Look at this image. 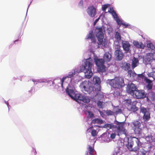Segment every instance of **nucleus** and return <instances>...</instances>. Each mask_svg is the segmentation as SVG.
Segmentation results:
<instances>
[{
  "mask_svg": "<svg viewBox=\"0 0 155 155\" xmlns=\"http://www.w3.org/2000/svg\"><path fill=\"white\" fill-rule=\"evenodd\" d=\"M92 60L91 58L87 59L84 65H82L80 69V71L83 72L85 74V78L90 79L92 77L93 73L91 71L92 66Z\"/></svg>",
  "mask_w": 155,
  "mask_h": 155,
  "instance_id": "f257e3e1",
  "label": "nucleus"
},
{
  "mask_svg": "<svg viewBox=\"0 0 155 155\" xmlns=\"http://www.w3.org/2000/svg\"><path fill=\"white\" fill-rule=\"evenodd\" d=\"M110 85L113 88L120 89L124 86V79L120 77H116L113 79L108 80Z\"/></svg>",
  "mask_w": 155,
  "mask_h": 155,
  "instance_id": "f03ea898",
  "label": "nucleus"
},
{
  "mask_svg": "<svg viewBox=\"0 0 155 155\" xmlns=\"http://www.w3.org/2000/svg\"><path fill=\"white\" fill-rule=\"evenodd\" d=\"M104 28L103 26L101 27H96L95 30V33L98 40V44L99 45H105V42L104 39Z\"/></svg>",
  "mask_w": 155,
  "mask_h": 155,
  "instance_id": "7ed1b4c3",
  "label": "nucleus"
},
{
  "mask_svg": "<svg viewBox=\"0 0 155 155\" xmlns=\"http://www.w3.org/2000/svg\"><path fill=\"white\" fill-rule=\"evenodd\" d=\"M96 65L97 66L98 71L99 72H103L106 70V67L104 65L105 61L103 59L98 58L94 59Z\"/></svg>",
  "mask_w": 155,
  "mask_h": 155,
  "instance_id": "20e7f679",
  "label": "nucleus"
},
{
  "mask_svg": "<svg viewBox=\"0 0 155 155\" xmlns=\"http://www.w3.org/2000/svg\"><path fill=\"white\" fill-rule=\"evenodd\" d=\"M115 123L118 125L117 127H116L117 135L119 136L120 134H124L127 136L128 133L127 130L124 127L125 122H120L117 121H116Z\"/></svg>",
  "mask_w": 155,
  "mask_h": 155,
  "instance_id": "39448f33",
  "label": "nucleus"
},
{
  "mask_svg": "<svg viewBox=\"0 0 155 155\" xmlns=\"http://www.w3.org/2000/svg\"><path fill=\"white\" fill-rule=\"evenodd\" d=\"M134 138H136L137 139V140L136 141L137 145L134 148H133V146L134 144V142L130 140H128V143L126 144V146L130 151L135 152L137 151L139 149V146L140 141L136 137H134Z\"/></svg>",
  "mask_w": 155,
  "mask_h": 155,
  "instance_id": "423d86ee",
  "label": "nucleus"
},
{
  "mask_svg": "<svg viewBox=\"0 0 155 155\" xmlns=\"http://www.w3.org/2000/svg\"><path fill=\"white\" fill-rule=\"evenodd\" d=\"M73 99L78 102L80 101L84 103H88L90 101V99L88 97L80 94H75Z\"/></svg>",
  "mask_w": 155,
  "mask_h": 155,
  "instance_id": "0eeeda50",
  "label": "nucleus"
},
{
  "mask_svg": "<svg viewBox=\"0 0 155 155\" xmlns=\"http://www.w3.org/2000/svg\"><path fill=\"white\" fill-rule=\"evenodd\" d=\"M89 82L85 81L81 83L80 85V88L84 91L90 94L93 90V88L89 85Z\"/></svg>",
  "mask_w": 155,
  "mask_h": 155,
  "instance_id": "6e6552de",
  "label": "nucleus"
},
{
  "mask_svg": "<svg viewBox=\"0 0 155 155\" xmlns=\"http://www.w3.org/2000/svg\"><path fill=\"white\" fill-rule=\"evenodd\" d=\"M132 124L133 125L132 127L134 132L136 134H140L142 132V129L140 127L141 125L139 121L136 120L134 121Z\"/></svg>",
  "mask_w": 155,
  "mask_h": 155,
  "instance_id": "1a4fd4ad",
  "label": "nucleus"
},
{
  "mask_svg": "<svg viewBox=\"0 0 155 155\" xmlns=\"http://www.w3.org/2000/svg\"><path fill=\"white\" fill-rule=\"evenodd\" d=\"M137 89L136 86L133 83H131L128 85L127 91L128 93L133 96Z\"/></svg>",
  "mask_w": 155,
  "mask_h": 155,
  "instance_id": "9d476101",
  "label": "nucleus"
},
{
  "mask_svg": "<svg viewBox=\"0 0 155 155\" xmlns=\"http://www.w3.org/2000/svg\"><path fill=\"white\" fill-rule=\"evenodd\" d=\"M140 111L143 114V118L144 121H148L150 118V112L144 107L141 108Z\"/></svg>",
  "mask_w": 155,
  "mask_h": 155,
  "instance_id": "9b49d317",
  "label": "nucleus"
},
{
  "mask_svg": "<svg viewBox=\"0 0 155 155\" xmlns=\"http://www.w3.org/2000/svg\"><path fill=\"white\" fill-rule=\"evenodd\" d=\"M133 96L137 99H140L145 98L146 94L144 90H138L137 89Z\"/></svg>",
  "mask_w": 155,
  "mask_h": 155,
  "instance_id": "f8f14e48",
  "label": "nucleus"
},
{
  "mask_svg": "<svg viewBox=\"0 0 155 155\" xmlns=\"http://www.w3.org/2000/svg\"><path fill=\"white\" fill-rule=\"evenodd\" d=\"M86 11L88 15L92 17H94L97 13L96 9L93 6H89Z\"/></svg>",
  "mask_w": 155,
  "mask_h": 155,
  "instance_id": "ddd939ff",
  "label": "nucleus"
},
{
  "mask_svg": "<svg viewBox=\"0 0 155 155\" xmlns=\"http://www.w3.org/2000/svg\"><path fill=\"white\" fill-rule=\"evenodd\" d=\"M114 55L116 59L118 61L122 60L124 56V53L120 49L115 50L114 52Z\"/></svg>",
  "mask_w": 155,
  "mask_h": 155,
  "instance_id": "4468645a",
  "label": "nucleus"
},
{
  "mask_svg": "<svg viewBox=\"0 0 155 155\" xmlns=\"http://www.w3.org/2000/svg\"><path fill=\"white\" fill-rule=\"evenodd\" d=\"M150 53L148 54L147 56L146 59L150 64L152 69H155V59H153L152 57L150 56Z\"/></svg>",
  "mask_w": 155,
  "mask_h": 155,
  "instance_id": "2eb2a0df",
  "label": "nucleus"
},
{
  "mask_svg": "<svg viewBox=\"0 0 155 155\" xmlns=\"http://www.w3.org/2000/svg\"><path fill=\"white\" fill-rule=\"evenodd\" d=\"M122 47L124 50L126 52H128L130 50V45L128 41H123L122 42Z\"/></svg>",
  "mask_w": 155,
  "mask_h": 155,
  "instance_id": "dca6fc26",
  "label": "nucleus"
},
{
  "mask_svg": "<svg viewBox=\"0 0 155 155\" xmlns=\"http://www.w3.org/2000/svg\"><path fill=\"white\" fill-rule=\"evenodd\" d=\"M130 64L127 62H123L120 65V68L122 69L125 71H128L130 68Z\"/></svg>",
  "mask_w": 155,
  "mask_h": 155,
  "instance_id": "f3484780",
  "label": "nucleus"
},
{
  "mask_svg": "<svg viewBox=\"0 0 155 155\" xmlns=\"http://www.w3.org/2000/svg\"><path fill=\"white\" fill-rule=\"evenodd\" d=\"M112 59V55L109 52H106L104 54L103 59L104 61L106 62H108L110 61Z\"/></svg>",
  "mask_w": 155,
  "mask_h": 155,
  "instance_id": "a211bd4d",
  "label": "nucleus"
},
{
  "mask_svg": "<svg viewBox=\"0 0 155 155\" xmlns=\"http://www.w3.org/2000/svg\"><path fill=\"white\" fill-rule=\"evenodd\" d=\"M86 39H91L92 42L95 43L96 42V40L95 37L93 34V32L92 31H90L88 34L87 35Z\"/></svg>",
  "mask_w": 155,
  "mask_h": 155,
  "instance_id": "6ab92c4d",
  "label": "nucleus"
},
{
  "mask_svg": "<svg viewBox=\"0 0 155 155\" xmlns=\"http://www.w3.org/2000/svg\"><path fill=\"white\" fill-rule=\"evenodd\" d=\"M75 71L74 72H70L68 74V75L66 77H63L61 80V87H63V82H64L65 79L67 78H71L74 76L75 74Z\"/></svg>",
  "mask_w": 155,
  "mask_h": 155,
  "instance_id": "aec40b11",
  "label": "nucleus"
},
{
  "mask_svg": "<svg viewBox=\"0 0 155 155\" xmlns=\"http://www.w3.org/2000/svg\"><path fill=\"white\" fill-rule=\"evenodd\" d=\"M139 64V60L138 59L134 57L132 60V67L133 69H134Z\"/></svg>",
  "mask_w": 155,
  "mask_h": 155,
  "instance_id": "412c9836",
  "label": "nucleus"
},
{
  "mask_svg": "<svg viewBox=\"0 0 155 155\" xmlns=\"http://www.w3.org/2000/svg\"><path fill=\"white\" fill-rule=\"evenodd\" d=\"M134 45L138 48L143 49L145 47V45L142 42H139L135 41L134 43Z\"/></svg>",
  "mask_w": 155,
  "mask_h": 155,
  "instance_id": "4be33fe9",
  "label": "nucleus"
},
{
  "mask_svg": "<svg viewBox=\"0 0 155 155\" xmlns=\"http://www.w3.org/2000/svg\"><path fill=\"white\" fill-rule=\"evenodd\" d=\"M88 150L90 155H94L96 153L94 148L92 147L91 145L88 146Z\"/></svg>",
  "mask_w": 155,
  "mask_h": 155,
  "instance_id": "5701e85b",
  "label": "nucleus"
},
{
  "mask_svg": "<svg viewBox=\"0 0 155 155\" xmlns=\"http://www.w3.org/2000/svg\"><path fill=\"white\" fill-rule=\"evenodd\" d=\"M66 93L69 96L73 99L74 98V96H73V95L74 94V92L73 90L70 89L68 88H67L66 89Z\"/></svg>",
  "mask_w": 155,
  "mask_h": 155,
  "instance_id": "b1692460",
  "label": "nucleus"
},
{
  "mask_svg": "<svg viewBox=\"0 0 155 155\" xmlns=\"http://www.w3.org/2000/svg\"><path fill=\"white\" fill-rule=\"evenodd\" d=\"M103 122V121L102 120L98 118H95L91 121V123L92 124H101Z\"/></svg>",
  "mask_w": 155,
  "mask_h": 155,
  "instance_id": "393cba45",
  "label": "nucleus"
},
{
  "mask_svg": "<svg viewBox=\"0 0 155 155\" xmlns=\"http://www.w3.org/2000/svg\"><path fill=\"white\" fill-rule=\"evenodd\" d=\"M93 82L94 84H99L101 83L100 79L98 77H94L93 79Z\"/></svg>",
  "mask_w": 155,
  "mask_h": 155,
  "instance_id": "a878e982",
  "label": "nucleus"
},
{
  "mask_svg": "<svg viewBox=\"0 0 155 155\" xmlns=\"http://www.w3.org/2000/svg\"><path fill=\"white\" fill-rule=\"evenodd\" d=\"M128 75L131 77L132 76L134 77L137 75V74L135 73L134 71H133L131 70H129L128 71Z\"/></svg>",
  "mask_w": 155,
  "mask_h": 155,
  "instance_id": "bb28decb",
  "label": "nucleus"
},
{
  "mask_svg": "<svg viewBox=\"0 0 155 155\" xmlns=\"http://www.w3.org/2000/svg\"><path fill=\"white\" fill-rule=\"evenodd\" d=\"M115 38L117 41H120L121 39V37L120 34L117 31L115 32Z\"/></svg>",
  "mask_w": 155,
  "mask_h": 155,
  "instance_id": "cd10ccee",
  "label": "nucleus"
},
{
  "mask_svg": "<svg viewBox=\"0 0 155 155\" xmlns=\"http://www.w3.org/2000/svg\"><path fill=\"white\" fill-rule=\"evenodd\" d=\"M147 47L150 49L152 50H154L155 49V47L154 45L151 43H149L147 44Z\"/></svg>",
  "mask_w": 155,
  "mask_h": 155,
  "instance_id": "c85d7f7f",
  "label": "nucleus"
},
{
  "mask_svg": "<svg viewBox=\"0 0 155 155\" xmlns=\"http://www.w3.org/2000/svg\"><path fill=\"white\" fill-rule=\"evenodd\" d=\"M103 102L101 101H98L97 104L98 107L100 108H103Z\"/></svg>",
  "mask_w": 155,
  "mask_h": 155,
  "instance_id": "c756f323",
  "label": "nucleus"
},
{
  "mask_svg": "<svg viewBox=\"0 0 155 155\" xmlns=\"http://www.w3.org/2000/svg\"><path fill=\"white\" fill-rule=\"evenodd\" d=\"M148 75L150 77H152L155 80V71H153L149 73Z\"/></svg>",
  "mask_w": 155,
  "mask_h": 155,
  "instance_id": "7c9ffc66",
  "label": "nucleus"
},
{
  "mask_svg": "<svg viewBox=\"0 0 155 155\" xmlns=\"http://www.w3.org/2000/svg\"><path fill=\"white\" fill-rule=\"evenodd\" d=\"M106 114L108 115H112L114 114V112L110 110H107L106 111Z\"/></svg>",
  "mask_w": 155,
  "mask_h": 155,
  "instance_id": "2f4dec72",
  "label": "nucleus"
},
{
  "mask_svg": "<svg viewBox=\"0 0 155 155\" xmlns=\"http://www.w3.org/2000/svg\"><path fill=\"white\" fill-rule=\"evenodd\" d=\"M114 127V125H112L110 124H107L104 125V127L107 128L111 129Z\"/></svg>",
  "mask_w": 155,
  "mask_h": 155,
  "instance_id": "473e14b6",
  "label": "nucleus"
},
{
  "mask_svg": "<svg viewBox=\"0 0 155 155\" xmlns=\"http://www.w3.org/2000/svg\"><path fill=\"white\" fill-rule=\"evenodd\" d=\"M91 134L93 137H96L97 136V131L95 130H93L91 132Z\"/></svg>",
  "mask_w": 155,
  "mask_h": 155,
  "instance_id": "72a5a7b5",
  "label": "nucleus"
},
{
  "mask_svg": "<svg viewBox=\"0 0 155 155\" xmlns=\"http://www.w3.org/2000/svg\"><path fill=\"white\" fill-rule=\"evenodd\" d=\"M124 101L126 104L127 105H130L132 103V101L131 99H128L124 100Z\"/></svg>",
  "mask_w": 155,
  "mask_h": 155,
  "instance_id": "f704fd0d",
  "label": "nucleus"
},
{
  "mask_svg": "<svg viewBox=\"0 0 155 155\" xmlns=\"http://www.w3.org/2000/svg\"><path fill=\"white\" fill-rule=\"evenodd\" d=\"M115 20L117 22L118 25H119L120 26L121 25H122L123 21L119 19L118 18L115 19Z\"/></svg>",
  "mask_w": 155,
  "mask_h": 155,
  "instance_id": "c9c22d12",
  "label": "nucleus"
},
{
  "mask_svg": "<svg viewBox=\"0 0 155 155\" xmlns=\"http://www.w3.org/2000/svg\"><path fill=\"white\" fill-rule=\"evenodd\" d=\"M111 14L114 18L115 19L118 18V16L115 11L111 13Z\"/></svg>",
  "mask_w": 155,
  "mask_h": 155,
  "instance_id": "e433bc0d",
  "label": "nucleus"
},
{
  "mask_svg": "<svg viewBox=\"0 0 155 155\" xmlns=\"http://www.w3.org/2000/svg\"><path fill=\"white\" fill-rule=\"evenodd\" d=\"M109 4H105L103 5L102 7V10L103 11H105L106 9L109 6Z\"/></svg>",
  "mask_w": 155,
  "mask_h": 155,
  "instance_id": "4c0bfd02",
  "label": "nucleus"
},
{
  "mask_svg": "<svg viewBox=\"0 0 155 155\" xmlns=\"http://www.w3.org/2000/svg\"><path fill=\"white\" fill-rule=\"evenodd\" d=\"M153 84H148L146 86V87L148 90H151L152 88Z\"/></svg>",
  "mask_w": 155,
  "mask_h": 155,
  "instance_id": "58836bf2",
  "label": "nucleus"
},
{
  "mask_svg": "<svg viewBox=\"0 0 155 155\" xmlns=\"http://www.w3.org/2000/svg\"><path fill=\"white\" fill-rule=\"evenodd\" d=\"M145 80L146 81V82L148 84H152V81L149 79L146 78Z\"/></svg>",
  "mask_w": 155,
  "mask_h": 155,
  "instance_id": "ea45409f",
  "label": "nucleus"
},
{
  "mask_svg": "<svg viewBox=\"0 0 155 155\" xmlns=\"http://www.w3.org/2000/svg\"><path fill=\"white\" fill-rule=\"evenodd\" d=\"M134 107L133 106L132 107H131V110L132 111H137L138 110V108L137 107H136L135 106Z\"/></svg>",
  "mask_w": 155,
  "mask_h": 155,
  "instance_id": "a19ab883",
  "label": "nucleus"
},
{
  "mask_svg": "<svg viewBox=\"0 0 155 155\" xmlns=\"http://www.w3.org/2000/svg\"><path fill=\"white\" fill-rule=\"evenodd\" d=\"M88 115L89 117L91 118H93L94 117V114L91 113L90 112L88 111Z\"/></svg>",
  "mask_w": 155,
  "mask_h": 155,
  "instance_id": "79ce46f5",
  "label": "nucleus"
},
{
  "mask_svg": "<svg viewBox=\"0 0 155 155\" xmlns=\"http://www.w3.org/2000/svg\"><path fill=\"white\" fill-rule=\"evenodd\" d=\"M114 11L113 7H110L109 10H108V12L111 14V13Z\"/></svg>",
  "mask_w": 155,
  "mask_h": 155,
  "instance_id": "37998d69",
  "label": "nucleus"
},
{
  "mask_svg": "<svg viewBox=\"0 0 155 155\" xmlns=\"http://www.w3.org/2000/svg\"><path fill=\"white\" fill-rule=\"evenodd\" d=\"M138 77L141 78H143L144 77V75L143 74H137Z\"/></svg>",
  "mask_w": 155,
  "mask_h": 155,
  "instance_id": "c03bdc74",
  "label": "nucleus"
},
{
  "mask_svg": "<svg viewBox=\"0 0 155 155\" xmlns=\"http://www.w3.org/2000/svg\"><path fill=\"white\" fill-rule=\"evenodd\" d=\"M115 136L116 134L114 133H112L110 135V137L112 139H114L115 138Z\"/></svg>",
  "mask_w": 155,
  "mask_h": 155,
  "instance_id": "a18cd8bd",
  "label": "nucleus"
},
{
  "mask_svg": "<svg viewBox=\"0 0 155 155\" xmlns=\"http://www.w3.org/2000/svg\"><path fill=\"white\" fill-rule=\"evenodd\" d=\"M83 1L82 0H81L79 2L78 5H79L82 6V5H83Z\"/></svg>",
  "mask_w": 155,
  "mask_h": 155,
  "instance_id": "49530a36",
  "label": "nucleus"
},
{
  "mask_svg": "<svg viewBox=\"0 0 155 155\" xmlns=\"http://www.w3.org/2000/svg\"><path fill=\"white\" fill-rule=\"evenodd\" d=\"M122 25L124 26L125 27H127L129 26V25L128 24H126L123 22Z\"/></svg>",
  "mask_w": 155,
  "mask_h": 155,
  "instance_id": "de8ad7c7",
  "label": "nucleus"
},
{
  "mask_svg": "<svg viewBox=\"0 0 155 155\" xmlns=\"http://www.w3.org/2000/svg\"><path fill=\"white\" fill-rule=\"evenodd\" d=\"M122 112V110L121 109H118V110L116 111V113H121Z\"/></svg>",
  "mask_w": 155,
  "mask_h": 155,
  "instance_id": "09e8293b",
  "label": "nucleus"
},
{
  "mask_svg": "<svg viewBox=\"0 0 155 155\" xmlns=\"http://www.w3.org/2000/svg\"><path fill=\"white\" fill-rule=\"evenodd\" d=\"M99 18H98L97 19H96L94 22V25L96 24V23L97 22V21L99 20Z\"/></svg>",
  "mask_w": 155,
  "mask_h": 155,
  "instance_id": "8fccbe9b",
  "label": "nucleus"
},
{
  "mask_svg": "<svg viewBox=\"0 0 155 155\" xmlns=\"http://www.w3.org/2000/svg\"><path fill=\"white\" fill-rule=\"evenodd\" d=\"M147 153V151H145L142 152V154L141 155H146V153Z\"/></svg>",
  "mask_w": 155,
  "mask_h": 155,
  "instance_id": "3c124183",
  "label": "nucleus"
},
{
  "mask_svg": "<svg viewBox=\"0 0 155 155\" xmlns=\"http://www.w3.org/2000/svg\"><path fill=\"white\" fill-rule=\"evenodd\" d=\"M33 151H34L35 154L36 155V153H37V152H36V150H33Z\"/></svg>",
  "mask_w": 155,
  "mask_h": 155,
  "instance_id": "603ef678",
  "label": "nucleus"
},
{
  "mask_svg": "<svg viewBox=\"0 0 155 155\" xmlns=\"http://www.w3.org/2000/svg\"><path fill=\"white\" fill-rule=\"evenodd\" d=\"M86 155H88V152H87Z\"/></svg>",
  "mask_w": 155,
  "mask_h": 155,
  "instance_id": "864d4df0",
  "label": "nucleus"
},
{
  "mask_svg": "<svg viewBox=\"0 0 155 155\" xmlns=\"http://www.w3.org/2000/svg\"><path fill=\"white\" fill-rule=\"evenodd\" d=\"M52 82L51 81H48L47 82L48 83H49V82Z\"/></svg>",
  "mask_w": 155,
  "mask_h": 155,
  "instance_id": "5fc2aeb1",
  "label": "nucleus"
},
{
  "mask_svg": "<svg viewBox=\"0 0 155 155\" xmlns=\"http://www.w3.org/2000/svg\"><path fill=\"white\" fill-rule=\"evenodd\" d=\"M17 40H15V41H14V42H15V41H17Z\"/></svg>",
  "mask_w": 155,
  "mask_h": 155,
  "instance_id": "6e6d98bb",
  "label": "nucleus"
},
{
  "mask_svg": "<svg viewBox=\"0 0 155 155\" xmlns=\"http://www.w3.org/2000/svg\"><path fill=\"white\" fill-rule=\"evenodd\" d=\"M42 82H46L45 81H42Z\"/></svg>",
  "mask_w": 155,
  "mask_h": 155,
  "instance_id": "4d7b16f0",
  "label": "nucleus"
},
{
  "mask_svg": "<svg viewBox=\"0 0 155 155\" xmlns=\"http://www.w3.org/2000/svg\"><path fill=\"white\" fill-rule=\"evenodd\" d=\"M154 155H155V153H154Z\"/></svg>",
  "mask_w": 155,
  "mask_h": 155,
  "instance_id": "13d9d810",
  "label": "nucleus"
}]
</instances>
